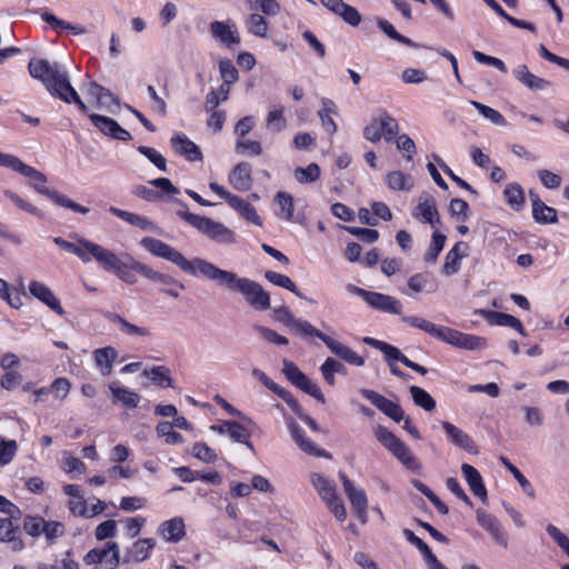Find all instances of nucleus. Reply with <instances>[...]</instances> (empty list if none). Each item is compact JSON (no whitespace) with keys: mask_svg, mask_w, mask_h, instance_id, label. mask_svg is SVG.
<instances>
[{"mask_svg":"<svg viewBox=\"0 0 569 569\" xmlns=\"http://www.w3.org/2000/svg\"><path fill=\"white\" fill-rule=\"evenodd\" d=\"M108 319L118 325L122 332L129 336L148 337L151 335V330L147 327H139L130 323L124 318L117 313H109Z\"/></svg>","mask_w":569,"mask_h":569,"instance_id":"nucleus-32","label":"nucleus"},{"mask_svg":"<svg viewBox=\"0 0 569 569\" xmlns=\"http://www.w3.org/2000/svg\"><path fill=\"white\" fill-rule=\"evenodd\" d=\"M264 277L272 284L284 288L295 293L296 296L302 298L301 292L298 290L295 282L288 276L274 271H266Z\"/></svg>","mask_w":569,"mask_h":569,"instance_id":"nucleus-43","label":"nucleus"},{"mask_svg":"<svg viewBox=\"0 0 569 569\" xmlns=\"http://www.w3.org/2000/svg\"><path fill=\"white\" fill-rule=\"evenodd\" d=\"M283 375L295 386H297L306 375L292 362L287 359L283 360Z\"/></svg>","mask_w":569,"mask_h":569,"instance_id":"nucleus-62","label":"nucleus"},{"mask_svg":"<svg viewBox=\"0 0 569 569\" xmlns=\"http://www.w3.org/2000/svg\"><path fill=\"white\" fill-rule=\"evenodd\" d=\"M310 479L322 500L336 492V487L325 476L313 472Z\"/></svg>","mask_w":569,"mask_h":569,"instance_id":"nucleus-47","label":"nucleus"},{"mask_svg":"<svg viewBox=\"0 0 569 569\" xmlns=\"http://www.w3.org/2000/svg\"><path fill=\"white\" fill-rule=\"evenodd\" d=\"M323 501L326 502L327 507L330 509V511L335 515L337 520L345 521L347 518V510L342 502V500L337 496V492H335L332 496H329V498H325Z\"/></svg>","mask_w":569,"mask_h":569,"instance_id":"nucleus-53","label":"nucleus"},{"mask_svg":"<svg viewBox=\"0 0 569 569\" xmlns=\"http://www.w3.org/2000/svg\"><path fill=\"white\" fill-rule=\"evenodd\" d=\"M461 471L473 495L480 498L482 501H486L487 490L483 485L480 472L475 467L468 463H463L461 466Z\"/></svg>","mask_w":569,"mask_h":569,"instance_id":"nucleus-25","label":"nucleus"},{"mask_svg":"<svg viewBox=\"0 0 569 569\" xmlns=\"http://www.w3.org/2000/svg\"><path fill=\"white\" fill-rule=\"evenodd\" d=\"M297 332L305 336H315L319 338L329 349L330 351L345 360L346 362L356 366L362 367L365 365V360L357 352L351 350L348 346L332 339L331 337L325 335L320 330L316 329L311 323L302 319H296L293 326L291 327Z\"/></svg>","mask_w":569,"mask_h":569,"instance_id":"nucleus-5","label":"nucleus"},{"mask_svg":"<svg viewBox=\"0 0 569 569\" xmlns=\"http://www.w3.org/2000/svg\"><path fill=\"white\" fill-rule=\"evenodd\" d=\"M156 542L151 538L140 539L136 541L129 551L130 559L134 561H143L149 557L150 551L153 549Z\"/></svg>","mask_w":569,"mask_h":569,"instance_id":"nucleus-37","label":"nucleus"},{"mask_svg":"<svg viewBox=\"0 0 569 569\" xmlns=\"http://www.w3.org/2000/svg\"><path fill=\"white\" fill-rule=\"evenodd\" d=\"M159 533L168 542H179L186 535L184 522L181 518H172L159 527Z\"/></svg>","mask_w":569,"mask_h":569,"instance_id":"nucleus-28","label":"nucleus"},{"mask_svg":"<svg viewBox=\"0 0 569 569\" xmlns=\"http://www.w3.org/2000/svg\"><path fill=\"white\" fill-rule=\"evenodd\" d=\"M220 76L223 83L219 87L221 100H227L230 92V86L238 80V70L229 59H223L219 62Z\"/></svg>","mask_w":569,"mask_h":569,"instance_id":"nucleus-27","label":"nucleus"},{"mask_svg":"<svg viewBox=\"0 0 569 569\" xmlns=\"http://www.w3.org/2000/svg\"><path fill=\"white\" fill-rule=\"evenodd\" d=\"M192 455L206 462V463H211V462H214L217 460V453L214 452L213 449H211L207 443L204 442H197L193 445V448H192Z\"/></svg>","mask_w":569,"mask_h":569,"instance_id":"nucleus-57","label":"nucleus"},{"mask_svg":"<svg viewBox=\"0 0 569 569\" xmlns=\"http://www.w3.org/2000/svg\"><path fill=\"white\" fill-rule=\"evenodd\" d=\"M378 27L392 40H396L400 43H403L406 46H409V47H417V44L410 40L409 38L400 34L395 28L393 26L385 20V19H379L378 20Z\"/></svg>","mask_w":569,"mask_h":569,"instance_id":"nucleus-50","label":"nucleus"},{"mask_svg":"<svg viewBox=\"0 0 569 569\" xmlns=\"http://www.w3.org/2000/svg\"><path fill=\"white\" fill-rule=\"evenodd\" d=\"M209 188L214 193H217L218 196L223 198L227 201V203L232 209L238 211L239 214L243 219H246L247 221H249L256 226H259V227L262 226V220L251 203H249L248 201H246L244 199H242L236 194H232L231 192L226 190L222 186L218 184L217 182H210Z\"/></svg>","mask_w":569,"mask_h":569,"instance_id":"nucleus-8","label":"nucleus"},{"mask_svg":"<svg viewBox=\"0 0 569 569\" xmlns=\"http://www.w3.org/2000/svg\"><path fill=\"white\" fill-rule=\"evenodd\" d=\"M469 103L472 107H475L482 117L490 120L492 123L498 124V126L506 124L505 117L498 110H496L491 107L485 106L475 100L469 101Z\"/></svg>","mask_w":569,"mask_h":569,"instance_id":"nucleus-48","label":"nucleus"},{"mask_svg":"<svg viewBox=\"0 0 569 569\" xmlns=\"http://www.w3.org/2000/svg\"><path fill=\"white\" fill-rule=\"evenodd\" d=\"M441 426L445 433L453 445L470 453H477L475 442L465 431L449 421H443Z\"/></svg>","mask_w":569,"mask_h":569,"instance_id":"nucleus-23","label":"nucleus"},{"mask_svg":"<svg viewBox=\"0 0 569 569\" xmlns=\"http://www.w3.org/2000/svg\"><path fill=\"white\" fill-rule=\"evenodd\" d=\"M90 120L97 129L103 134L114 138L120 141H128L131 139V134L123 129L116 120L99 114H90Z\"/></svg>","mask_w":569,"mask_h":569,"instance_id":"nucleus-17","label":"nucleus"},{"mask_svg":"<svg viewBox=\"0 0 569 569\" xmlns=\"http://www.w3.org/2000/svg\"><path fill=\"white\" fill-rule=\"evenodd\" d=\"M138 151L152 162L160 171H167V160L156 149L140 146Z\"/></svg>","mask_w":569,"mask_h":569,"instance_id":"nucleus-55","label":"nucleus"},{"mask_svg":"<svg viewBox=\"0 0 569 569\" xmlns=\"http://www.w3.org/2000/svg\"><path fill=\"white\" fill-rule=\"evenodd\" d=\"M29 292L32 297L44 303L48 308L54 311L59 316L64 315V309L60 305V301L53 295L51 289L42 282L31 281L29 283Z\"/></svg>","mask_w":569,"mask_h":569,"instance_id":"nucleus-18","label":"nucleus"},{"mask_svg":"<svg viewBox=\"0 0 569 569\" xmlns=\"http://www.w3.org/2000/svg\"><path fill=\"white\" fill-rule=\"evenodd\" d=\"M177 214L212 241L221 244L236 242V232L219 221L188 211H178Z\"/></svg>","mask_w":569,"mask_h":569,"instance_id":"nucleus-4","label":"nucleus"},{"mask_svg":"<svg viewBox=\"0 0 569 569\" xmlns=\"http://www.w3.org/2000/svg\"><path fill=\"white\" fill-rule=\"evenodd\" d=\"M455 347L471 351L481 350L487 347V340L482 337L467 335L459 331Z\"/></svg>","mask_w":569,"mask_h":569,"instance_id":"nucleus-36","label":"nucleus"},{"mask_svg":"<svg viewBox=\"0 0 569 569\" xmlns=\"http://www.w3.org/2000/svg\"><path fill=\"white\" fill-rule=\"evenodd\" d=\"M359 392L396 422H400L403 419V410L398 403L370 389H360Z\"/></svg>","mask_w":569,"mask_h":569,"instance_id":"nucleus-14","label":"nucleus"},{"mask_svg":"<svg viewBox=\"0 0 569 569\" xmlns=\"http://www.w3.org/2000/svg\"><path fill=\"white\" fill-rule=\"evenodd\" d=\"M88 566L96 569H114L120 562V551L117 542L109 541L91 549L83 558Z\"/></svg>","mask_w":569,"mask_h":569,"instance_id":"nucleus-7","label":"nucleus"},{"mask_svg":"<svg viewBox=\"0 0 569 569\" xmlns=\"http://www.w3.org/2000/svg\"><path fill=\"white\" fill-rule=\"evenodd\" d=\"M117 357L118 351L111 346L93 351L94 363L103 376H109L112 372V366Z\"/></svg>","mask_w":569,"mask_h":569,"instance_id":"nucleus-29","label":"nucleus"},{"mask_svg":"<svg viewBox=\"0 0 569 569\" xmlns=\"http://www.w3.org/2000/svg\"><path fill=\"white\" fill-rule=\"evenodd\" d=\"M157 433L166 438V442L169 445H178L183 441L180 433L172 430V423L168 421L160 422L157 428Z\"/></svg>","mask_w":569,"mask_h":569,"instance_id":"nucleus-52","label":"nucleus"},{"mask_svg":"<svg viewBox=\"0 0 569 569\" xmlns=\"http://www.w3.org/2000/svg\"><path fill=\"white\" fill-rule=\"evenodd\" d=\"M70 389V381L67 378L60 377L53 380L49 390L54 393L56 399L63 400L68 397Z\"/></svg>","mask_w":569,"mask_h":569,"instance_id":"nucleus-63","label":"nucleus"},{"mask_svg":"<svg viewBox=\"0 0 569 569\" xmlns=\"http://www.w3.org/2000/svg\"><path fill=\"white\" fill-rule=\"evenodd\" d=\"M321 104L322 107L318 112L321 124L328 133L333 134L337 131V124L332 114L337 113V106L332 100L326 98L321 100Z\"/></svg>","mask_w":569,"mask_h":569,"instance_id":"nucleus-31","label":"nucleus"},{"mask_svg":"<svg viewBox=\"0 0 569 569\" xmlns=\"http://www.w3.org/2000/svg\"><path fill=\"white\" fill-rule=\"evenodd\" d=\"M0 166L11 168L12 170L28 178L32 188H34L39 193L50 198L56 204L71 209L82 214H87L89 212V208L70 200L57 191L48 189L46 187L48 180L46 174L38 171L33 167L26 164L18 157L0 151Z\"/></svg>","mask_w":569,"mask_h":569,"instance_id":"nucleus-3","label":"nucleus"},{"mask_svg":"<svg viewBox=\"0 0 569 569\" xmlns=\"http://www.w3.org/2000/svg\"><path fill=\"white\" fill-rule=\"evenodd\" d=\"M512 73L521 84L532 91H541L550 86V81L530 72L526 64L518 66Z\"/></svg>","mask_w":569,"mask_h":569,"instance_id":"nucleus-22","label":"nucleus"},{"mask_svg":"<svg viewBox=\"0 0 569 569\" xmlns=\"http://www.w3.org/2000/svg\"><path fill=\"white\" fill-rule=\"evenodd\" d=\"M53 241L61 249L77 256L84 263L90 261V256L86 253V248L83 246V243L88 242L89 240L80 239L77 243H73L62 239L61 237H56Z\"/></svg>","mask_w":569,"mask_h":569,"instance_id":"nucleus-33","label":"nucleus"},{"mask_svg":"<svg viewBox=\"0 0 569 569\" xmlns=\"http://www.w3.org/2000/svg\"><path fill=\"white\" fill-rule=\"evenodd\" d=\"M210 31L214 39L228 48L240 43L237 27L234 22L230 20L211 22Z\"/></svg>","mask_w":569,"mask_h":569,"instance_id":"nucleus-16","label":"nucleus"},{"mask_svg":"<svg viewBox=\"0 0 569 569\" xmlns=\"http://www.w3.org/2000/svg\"><path fill=\"white\" fill-rule=\"evenodd\" d=\"M250 33L259 38H266L269 31V24L263 16L251 13L246 20Z\"/></svg>","mask_w":569,"mask_h":569,"instance_id":"nucleus-38","label":"nucleus"},{"mask_svg":"<svg viewBox=\"0 0 569 569\" xmlns=\"http://www.w3.org/2000/svg\"><path fill=\"white\" fill-rule=\"evenodd\" d=\"M530 200L532 202V214L537 222L539 223H555L557 222V211L556 209L545 204L543 201L539 199V197L532 191L529 193Z\"/></svg>","mask_w":569,"mask_h":569,"instance_id":"nucleus-26","label":"nucleus"},{"mask_svg":"<svg viewBox=\"0 0 569 569\" xmlns=\"http://www.w3.org/2000/svg\"><path fill=\"white\" fill-rule=\"evenodd\" d=\"M320 371L325 380L330 385H335V375L345 373V366L333 358H327L320 367Z\"/></svg>","mask_w":569,"mask_h":569,"instance_id":"nucleus-42","label":"nucleus"},{"mask_svg":"<svg viewBox=\"0 0 569 569\" xmlns=\"http://www.w3.org/2000/svg\"><path fill=\"white\" fill-rule=\"evenodd\" d=\"M128 267L131 268L132 270L139 272L141 276L146 277L147 279L163 284L164 288L162 289V291L164 293L171 296L172 298L179 297V292L177 290L172 289L171 288L172 286H177L180 289H184V286L182 283L178 282L171 276L158 272L140 261L131 259Z\"/></svg>","mask_w":569,"mask_h":569,"instance_id":"nucleus-10","label":"nucleus"},{"mask_svg":"<svg viewBox=\"0 0 569 569\" xmlns=\"http://www.w3.org/2000/svg\"><path fill=\"white\" fill-rule=\"evenodd\" d=\"M320 167L317 163H310L307 168L298 167L293 170L295 179L301 183H312L320 177Z\"/></svg>","mask_w":569,"mask_h":569,"instance_id":"nucleus-40","label":"nucleus"},{"mask_svg":"<svg viewBox=\"0 0 569 569\" xmlns=\"http://www.w3.org/2000/svg\"><path fill=\"white\" fill-rule=\"evenodd\" d=\"M480 313L490 325L510 327L519 333L523 336L526 335L521 321L511 315L490 310H481Z\"/></svg>","mask_w":569,"mask_h":569,"instance_id":"nucleus-24","label":"nucleus"},{"mask_svg":"<svg viewBox=\"0 0 569 569\" xmlns=\"http://www.w3.org/2000/svg\"><path fill=\"white\" fill-rule=\"evenodd\" d=\"M377 118L386 141H392L399 133V124L397 120L389 116L386 111L379 113Z\"/></svg>","mask_w":569,"mask_h":569,"instance_id":"nucleus-39","label":"nucleus"},{"mask_svg":"<svg viewBox=\"0 0 569 569\" xmlns=\"http://www.w3.org/2000/svg\"><path fill=\"white\" fill-rule=\"evenodd\" d=\"M375 436L407 469L413 472L421 470L420 462L409 447L387 428L378 426L375 429Z\"/></svg>","mask_w":569,"mask_h":569,"instance_id":"nucleus-6","label":"nucleus"},{"mask_svg":"<svg viewBox=\"0 0 569 569\" xmlns=\"http://www.w3.org/2000/svg\"><path fill=\"white\" fill-rule=\"evenodd\" d=\"M86 253L90 256V261L94 259L103 269L108 271H118L124 264L112 251L102 246L88 241L83 243Z\"/></svg>","mask_w":569,"mask_h":569,"instance_id":"nucleus-13","label":"nucleus"},{"mask_svg":"<svg viewBox=\"0 0 569 569\" xmlns=\"http://www.w3.org/2000/svg\"><path fill=\"white\" fill-rule=\"evenodd\" d=\"M44 521L41 517L27 516L23 520V529L28 535L38 537L43 532Z\"/></svg>","mask_w":569,"mask_h":569,"instance_id":"nucleus-59","label":"nucleus"},{"mask_svg":"<svg viewBox=\"0 0 569 569\" xmlns=\"http://www.w3.org/2000/svg\"><path fill=\"white\" fill-rule=\"evenodd\" d=\"M276 202L280 207V218L286 219L287 221H292L295 217V206H293V198L291 194L279 191L276 194Z\"/></svg>","mask_w":569,"mask_h":569,"instance_id":"nucleus-41","label":"nucleus"},{"mask_svg":"<svg viewBox=\"0 0 569 569\" xmlns=\"http://www.w3.org/2000/svg\"><path fill=\"white\" fill-rule=\"evenodd\" d=\"M401 320L413 327V328H418V329H421L422 331L429 333L430 336L433 337L435 332H436V329H437V325H435L433 322L429 321V320H426L423 318H419V317H415V316H403L401 318Z\"/></svg>","mask_w":569,"mask_h":569,"instance_id":"nucleus-54","label":"nucleus"},{"mask_svg":"<svg viewBox=\"0 0 569 569\" xmlns=\"http://www.w3.org/2000/svg\"><path fill=\"white\" fill-rule=\"evenodd\" d=\"M229 183L238 191H249L253 184L251 166L248 162L238 163L229 174Z\"/></svg>","mask_w":569,"mask_h":569,"instance_id":"nucleus-21","label":"nucleus"},{"mask_svg":"<svg viewBox=\"0 0 569 569\" xmlns=\"http://www.w3.org/2000/svg\"><path fill=\"white\" fill-rule=\"evenodd\" d=\"M410 393L416 406L421 407L426 411H431L436 408V401L425 389L411 386Z\"/></svg>","mask_w":569,"mask_h":569,"instance_id":"nucleus-44","label":"nucleus"},{"mask_svg":"<svg viewBox=\"0 0 569 569\" xmlns=\"http://www.w3.org/2000/svg\"><path fill=\"white\" fill-rule=\"evenodd\" d=\"M171 146L176 153L184 157L189 161L202 160L200 148L184 134L176 133L171 138Z\"/></svg>","mask_w":569,"mask_h":569,"instance_id":"nucleus-20","label":"nucleus"},{"mask_svg":"<svg viewBox=\"0 0 569 569\" xmlns=\"http://www.w3.org/2000/svg\"><path fill=\"white\" fill-rule=\"evenodd\" d=\"M387 184L397 191H410L413 188V180L401 171H392L387 174Z\"/></svg>","mask_w":569,"mask_h":569,"instance_id":"nucleus-35","label":"nucleus"},{"mask_svg":"<svg viewBox=\"0 0 569 569\" xmlns=\"http://www.w3.org/2000/svg\"><path fill=\"white\" fill-rule=\"evenodd\" d=\"M352 291L359 295L370 307L376 310L392 315H400L402 312L401 302L391 296L376 291H368L358 287H352Z\"/></svg>","mask_w":569,"mask_h":569,"instance_id":"nucleus-9","label":"nucleus"},{"mask_svg":"<svg viewBox=\"0 0 569 569\" xmlns=\"http://www.w3.org/2000/svg\"><path fill=\"white\" fill-rule=\"evenodd\" d=\"M19 535V527L14 526L10 519H0V541L10 542L14 551H20L23 548V542Z\"/></svg>","mask_w":569,"mask_h":569,"instance_id":"nucleus-30","label":"nucleus"},{"mask_svg":"<svg viewBox=\"0 0 569 569\" xmlns=\"http://www.w3.org/2000/svg\"><path fill=\"white\" fill-rule=\"evenodd\" d=\"M267 127L272 131H282L286 128L283 108L271 110L267 116Z\"/></svg>","mask_w":569,"mask_h":569,"instance_id":"nucleus-61","label":"nucleus"},{"mask_svg":"<svg viewBox=\"0 0 569 569\" xmlns=\"http://www.w3.org/2000/svg\"><path fill=\"white\" fill-rule=\"evenodd\" d=\"M109 389L112 392L114 399L128 408H136L140 401V396L137 392L118 387L114 383H111Z\"/></svg>","mask_w":569,"mask_h":569,"instance_id":"nucleus-34","label":"nucleus"},{"mask_svg":"<svg viewBox=\"0 0 569 569\" xmlns=\"http://www.w3.org/2000/svg\"><path fill=\"white\" fill-rule=\"evenodd\" d=\"M141 246L153 256L174 263L189 274H201L220 287L242 295L246 301L254 309L267 310L271 306L269 293L261 284L251 279L241 278L234 272L220 269L202 258L188 260L173 247L156 238H143Z\"/></svg>","mask_w":569,"mask_h":569,"instance_id":"nucleus-1","label":"nucleus"},{"mask_svg":"<svg viewBox=\"0 0 569 569\" xmlns=\"http://www.w3.org/2000/svg\"><path fill=\"white\" fill-rule=\"evenodd\" d=\"M287 426L295 443L299 447L301 451L309 456L331 459V455L325 449L319 448L315 442H312L305 435L302 428L292 418L287 420Z\"/></svg>","mask_w":569,"mask_h":569,"instance_id":"nucleus-12","label":"nucleus"},{"mask_svg":"<svg viewBox=\"0 0 569 569\" xmlns=\"http://www.w3.org/2000/svg\"><path fill=\"white\" fill-rule=\"evenodd\" d=\"M412 216L417 220L435 227L440 222L436 199L427 193L420 196L418 204L412 211Z\"/></svg>","mask_w":569,"mask_h":569,"instance_id":"nucleus-15","label":"nucleus"},{"mask_svg":"<svg viewBox=\"0 0 569 569\" xmlns=\"http://www.w3.org/2000/svg\"><path fill=\"white\" fill-rule=\"evenodd\" d=\"M339 478L356 516L362 523H365L367 521L368 509V499L365 490L355 487L351 480L343 472L339 473Z\"/></svg>","mask_w":569,"mask_h":569,"instance_id":"nucleus-11","label":"nucleus"},{"mask_svg":"<svg viewBox=\"0 0 569 569\" xmlns=\"http://www.w3.org/2000/svg\"><path fill=\"white\" fill-rule=\"evenodd\" d=\"M503 193L507 202L516 210H519L525 203L523 190L518 183L508 184Z\"/></svg>","mask_w":569,"mask_h":569,"instance_id":"nucleus-46","label":"nucleus"},{"mask_svg":"<svg viewBox=\"0 0 569 569\" xmlns=\"http://www.w3.org/2000/svg\"><path fill=\"white\" fill-rule=\"evenodd\" d=\"M18 445L16 440L0 441V466H6L12 461L17 453Z\"/></svg>","mask_w":569,"mask_h":569,"instance_id":"nucleus-56","label":"nucleus"},{"mask_svg":"<svg viewBox=\"0 0 569 569\" xmlns=\"http://www.w3.org/2000/svg\"><path fill=\"white\" fill-rule=\"evenodd\" d=\"M500 461L503 466L513 475V477L519 482L522 490L530 497H535V490L529 482V480L520 472V470L515 467L507 458L500 457Z\"/></svg>","mask_w":569,"mask_h":569,"instance_id":"nucleus-49","label":"nucleus"},{"mask_svg":"<svg viewBox=\"0 0 569 569\" xmlns=\"http://www.w3.org/2000/svg\"><path fill=\"white\" fill-rule=\"evenodd\" d=\"M445 242H446V236L438 231H435L432 234V243L425 254V261L426 262H435L437 260L439 253L443 249Z\"/></svg>","mask_w":569,"mask_h":569,"instance_id":"nucleus-51","label":"nucleus"},{"mask_svg":"<svg viewBox=\"0 0 569 569\" xmlns=\"http://www.w3.org/2000/svg\"><path fill=\"white\" fill-rule=\"evenodd\" d=\"M87 94L94 100L96 106L100 109L113 112L114 109L119 108V100L114 94L97 82L89 83Z\"/></svg>","mask_w":569,"mask_h":569,"instance_id":"nucleus-19","label":"nucleus"},{"mask_svg":"<svg viewBox=\"0 0 569 569\" xmlns=\"http://www.w3.org/2000/svg\"><path fill=\"white\" fill-rule=\"evenodd\" d=\"M169 369L160 366L151 369H146L143 375L151 379V381L160 387H171L172 379L169 376Z\"/></svg>","mask_w":569,"mask_h":569,"instance_id":"nucleus-45","label":"nucleus"},{"mask_svg":"<svg viewBox=\"0 0 569 569\" xmlns=\"http://www.w3.org/2000/svg\"><path fill=\"white\" fill-rule=\"evenodd\" d=\"M547 533L558 543L563 552L569 557V538L561 532L556 526L548 525Z\"/></svg>","mask_w":569,"mask_h":569,"instance_id":"nucleus-64","label":"nucleus"},{"mask_svg":"<svg viewBox=\"0 0 569 569\" xmlns=\"http://www.w3.org/2000/svg\"><path fill=\"white\" fill-rule=\"evenodd\" d=\"M28 70L30 76L40 80L52 96L67 103H76L83 113L88 112L87 104L71 86L68 73L61 70L58 63L46 59H31Z\"/></svg>","mask_w":569,"mask_h":569,"instance_id":"nucleus-2","label":"nucleus"},{"mask_svg":"<svg viewBox=\"0 0 569 569\" xmlns=\"http://www.w3.org/2000/svg\"><path fill=\"white\" fill-rule=\"evenodd\" d=\"M254 330L268 342L279 345V346H287L289 343L288 339L283 336L278 335L274 330L263 327V326H256Z\"/></svg>","mask_w":569,"mask_h":569,"instance_id":"nucleus-60","label":"nucleus"},{"mask_svg":"<svg viewBox=\"0 0 569 569\" xmlns=\"http://www.w3.org/2000/svg\"><path fill=\"white\" fill-rule=\"evenodd\" d=\"M117 533V522L112 519L106 520L97 526L94 537L97 540L102 541L114 537Z\"/></svg>","mask_w":569,"mask_h":569,"instance_id":"nucleus-58","label":"nucleus"}]
</instances>
